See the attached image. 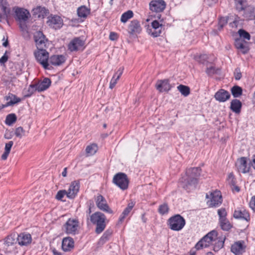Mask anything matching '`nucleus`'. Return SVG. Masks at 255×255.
I'll return each instance as SVG.
<instances>
[{"mask_svg":"<svg viewBox=\"0 0 255 255\" xmlns=\"http://www.w3.org/2000/svg\"><path fill=\"white\" fill-rule=\"evenodd\" d=\"M13 144V142L12 141H10L6 143L5 145L4 151L10 152L11 148Z\"/></svg>","mask_w":255,"mask_h":255,"instance_id":"052dcab7","label":"nucleus"},{"mask_svg":"<svg viewBox=\"0 0 255 255\" xmlns=\"http://www.w3.org/2000/svg\"><path fill=\"white\" fill-rule=\"evenodd\" d=\"M177 89L184 97H187L190 94V88L187 86L180 85L177 87Z\"/></svg>","mask_w":255,"mask_h":255,"instance_id":"ea45409f","label":"nucleus"},{"mask_svg":"<svg viewBox=\"0 0 255 255\" xmlns=\"http://www.w3.org/2000/svg\"><path fill=\"white\" fill-rule=\"evenodd\" d=\"M168 207L166 204L161 205L158 208V212L161 215H164L168 213Z\"/></svg>","mask_w":255,"mask_h":255,"instance_id":"3c124183","label":"nucleus"},{"mask_svg":"<svg viewBox=\"0 0 255 255\" xmlns=\"http://www.w3.org/2000/svg\"><path fill=\"white\" fill-rule=\"evenodd\" d=\"M113 182L120 189L125 190L128 188L129 181L125 173L120 172L114 176Z\"/></svg>","mask_w":255,"mask_h":255,"instance_id":"6e6552de","label":"nucleus"},{"mask_svg":"<svg viewBox=\"0 0 255 255\" xmlns=\"http://www.w3.org/2000/svg\"><path fill=\"white\" fill-rule=\"evenodd\" d=\"M236 166L239 172L246 173L249 172L250 166L248 165L246 157H242L237 160Z\"/></svg>","mask_w":255,"mask_h":255,"instance_id":"4468645a","label":"nucleus"},{"mask_svg":"<svg viewBox=\"0 0 255 255\" xmlns=\"http://www.w3.org/2000/svg\"><path fill=\"white\" fill-rule=\"evenodd\" d=\"M231 93L234 98H238L242 95L243 90L238 86H234L231 88Z\"/></svg>","mask_w":255,"mask_h":255,"instance_id":"e433bc0d","label":"nucleus"},{"mask_svg":"<svg viewBox=\"0 0 255 255\" xmlns=\"http://www.w3.org/2000/svg\"><path fill=\"white\" fill-rule=\"evenodd\" d=\"M98 150V146L96 144H92L87 146L86 151L87 154L89 155H94Z\"/></svg>","mask_w":255,"mask_h":255,"instance_id":"58836bf2","label":"nucleus"},{"mask_svg":"<svg viewBox=\"0 0 255 255\" xmlns=\"http://www.w3.org/2000/svg\"><path fill=\"white\" fill-rule=\"evenodd\" d=\"M195 58L201 64L207 65L208 63V59H209V56L207 54L200 55L199 56H196Z\"/></svg>","mask_w":255,"mask_h":255,"instance_id":"a19ab883","label":"nucleus"},{"mask_svg":"<svg viewBox=\"0 0 255 255\" xmlns=\"http://www.w3.org/2000/svg\"><path fill=\"white\" fill-rule=\"evenodd\" d=\"M117 84V81H111L110 83L109 88L112 89Z\"/></svg>","mask_w":255,"mask_h":255,"instance_id":"774afa93","label":"nucleus"},{"mask_svg":"<svg viewBox=\"0 0 255 255\" xmlns=\"http://www.w3.org/2000/svg\"><path fill=\"white\" fill-rule=\"evenodd\" d=\"M246 1L245 0H237L236 1V9L239 11H241L244 10L245 7Z\"/></svg>","mask_w":255,"mask_h":255,"instance_id":"c03bdc74","label":"nucleus"},{"mask_svg":"<svg viewBox=\"0 0 255 255\" xmlns=\"http://www.w3.org/2000/svg\"><path fill=\"white\" fill-rule=\"evenodd\" d=\"M17 241L20 246H26L31 243V236L28 233H20L17 237Z\"/></svg>","mask_w":255,"mask_h":255,"instance_id":"a211bd4d","label":"nucleus"},{"mask_svg":"<svg viewBox=\"0 0 255 255\" xmlns=\"http://www.w3.org/2000/svg\"><path fill=\"white\" fill-rule=\"evenodd\" d=\"M206 197L209 199L207 203L210 207H217L222 203V197L220 191L216 190L210 192L209 195L206 194Z\"/></svg>","mask_w":255,"mask_h":255,"instance_id":"0eeeda50","label":"nucleus"},{"mask_svg":"<svg viewBox=\"0 0 255 255\" xmlns=\"http://www.w3.org/2000/svg\"><path fill=\"white\" fill-rule=\"evenodd\" d=\"M79 190V184L74 181L71 183L67 192V197L69 199L75 198Z\"/></svg>","mask_w":255,"mask_h":255,"instance_id":"5701e85b","label":"nucleus"},{"mask_svg":"<svg viewBox=\"0 0 255 255\" xmlns=\"http://www.w3.org/2000/svg\"><path fill=\"white\" fill-rule=\"evenodd\" d=\"M151 27L163 30V25L162 23H160L157 20H155L151 22Z\"/></svg>","mask_w":255,"mask_h":255,"instance_id":"4d7b16f0","label":"nucleus"},{"mask_svg":"<svg viewBox=\"0 0 255 255\" xmlns=\"http://www.w3.org/2000/svg\"><path fill=\"white\" fill-rule=\"evenodd\" d=\"M200 167H191L187 169L184 179L183 188L189 191L196 188L201 175Z\"/></svg>","mask_w":255,"mask_h":255,"instance_id":"f257e3e1","label":"nucleus"},{"mask_svg":"<svg viewBox=\"0 0 255 255\" xmlns=\"http://www.w3.org/2000/svg\"><path fill=\"white\" fill-rule=\"evenodd\" d=\"M156 88L160 92L169 91L170 88V85L168 81H158L156 84Z\"/></svg>","mask_w":255,"mask_h":255,"instance_id":"c85d7f7f","label":"nucleus"},{"mask_svg":"<svg viewBox=\"0 0 255 255\" xmlns=\"http://www.w3.org/2000/svg\"><path fill=\"white\" fill-rule=\"evenodd\" d=\"M246 245L243 241L235 242L231 246V252L235 255H239L245 252Z\"/></svg>","mask_w":255,"mask_h":255,"instance_id":"dca6fc26","label":"nucleus"},{"mask_svg":"<svg viewBox=\"0 0 255 255\" xmlns=\"http://www.w3.org/2000/svg\"><path fill=\"white\" fill-rule=\"evenodd\" d=\"M162 29L151 28L148 30V33L153 37L159 36L161 34Z\"/></svg>","mask_w":255,"mask_h":255,"instance_id":"79ce46f5","label":"nucleus"},{"mask_svg":"<svg viewBox=\"0 0 255 255\" xmlns=\"http://www.w3.org/2000/svg\"><path fill=\"white\" fill-rule=\"evenodd\" d=\"M78 227V222L75 220L69 219L65 225L66 232L68 234H75Z\"/></svg>","mask_w":255,"mask_h":255,"instance_id":"f3484780","label":"nucleus"},{"mask_svg":"<svg viewBox=\"0 0 255 255\" xmlns=\"http://www.w3.org/2000/svg\"><path fill=\"white\" fill-rule=\"evenodd\" d=\"M15 19L18 22L19 27L23 34H28L27 22L30 17L29 12L26 9L15 7L13 8Z\"/></svg>","mask_w":255,"mask_h":255,"instance_id":"f03ea898","label":"nucleus"},{"mask_svg":"<svg viewBox=\"0 0 255 255\" xmlns=\"http://www.w3.org/2000/svg\"><path fill=\"white\" fill-rule=\"evenodd\" d=\"M97 207L101 210L109 214H113V210L109 207L105 198L101 195H98L95 199Z\"/></svg>","mask_w":255,"mask_h":255,"instance_id":"9b49d317","label":"nucleus"},{"mask_svg":"<svg viewBox=\"0 0 255 255\" xmlns=\"http://www.w3.org/2000/svg\"><path fill=\"white\" fill-rule=\"evenodd\" d=\"M224 240L225 239H224L223 240H218L217 242L215 243L213 248L214 251L217 252L224 247Z\"/></svg>","mask_w":255,"mask_h":255,"instance_id":"de8ad7c7","label":"nucleus"},{"mask_svg":"<svg viewBox=\"0 0 255 255\" xmlns=\"http://www.w3.org/2000/svg\"><path fill=\"white\" fill-rule=\"evenodd\" d=\"M219 224L221 229L224 231H228L232 227V225L227 218L220 220Z\"/></svg>","mask_w":255,"mask_h":255,"instance_id":"f704fd0d","label":"nucleus"},{"mask_svg":"<svg viewBox=\"0 0 255 255\" xmlns=\"http://www.w3.org/2000/svg\"><path fill=\"white\" fill-rule=\"evenodd\" d=\"M118 38V35L115 32H111L109 35V39L112 41L117 40Z\"/></svg>","mask_w":255,"mask_h":255,"instance_id":"680f3d73","label":"nucleus"},{"mask_svg":"<svg viewBox=\"0 0 255 255\" xmlns=\"http://www.w3.org/2000/svg\"><path fill=\"white\" fill-rule=\"evenodd\" d=\"M23 132L24 130L23 128L21 127H19L16 128L15 131V134L17 137L21 138L22 136Z\"/></svg>","mask_w":255,"mask_h":255,"instance_id":"13d9d810","label":"nucleus"},{"mask_svg":"<svg viewBox=\"0 0 255 255\" xmlns=\"http://www.w3.org/2000/svg\"><path fill=\"white\" fill-rule=\"evenodd\" d=\"M74 242L71 237L64 238L62 242V249L65 252L70 251L74 248Z\"/></svg>","mask_w":255,"mask_h":255,"instance_id":"a878e982","label":"nucleus"},{"mask_svg":"<svg viewBox=\"0 0 255 255\" xmlns=\"http://www.w3.org/2000/svg\"><path fill=\"white\" fill-rule=\"evenodd\" d=\"M128 32L131 34L139 33L141 30V27L137 20H133L130 21L128 27Z\"/></svg>","mask_w":255,"mask_h":255,"instance_id":"4be33fe9","label":"nucleus"},{"mask_svg":"<svg viewBox=\"0 0 255 255\" xmlns=\"http://www.w3.org/2000/svg\"><path fill=\"white\" fill-rule=\"evenodd\" d=\"M51 81H37L34 84L37 91L41 92L47 89L51 85Z\"/></svg>","mask_w":255,"mask_h":255,"instance_id":"cd10ccee","label":"nucleus"},{"mask_svg":"<svg viewBox=\"0 0 255 255\" xmlns=\"http://www.w3.org/2000/svg\"><path fill=\"white\" fill-rule=\"evenodd\" d=\"M36 91H37V89L33 84H30L28 88H25L23 90L22 93L24 98H28L31 96Z\"/></svg>","mask_w":255,"mask_h":255,"instance_id":"72a5a7b5","label":"nucleus"},{"mask_svg":"<svg viewBox=\"0 0 255 255\" xmlns=\"http://www.w3.org/2000/svg\"><path fill=\"white\" fill-rule=\"evenodd\" d=\"M106 219L105 215L100 212H96L90 216L91 222L96 225L95 232L97 234H100L105 230Z\"/></svg>","mask_w":255,"mask_h":255,"instance_id":"7ed1b4c3","label":"nucleus"},{"mask_svg":"<svg viewBox=\"0 0 255 255\" xmlns=\"http://www.w3.org/2000/svg\"><path fill=\"white\" fill-rule=\"evenodd\" d=\"M9 153V152L4 151V153L1 155V159L2 160H6L7 158V156H8Z\"/></svg>","mask_w":255,"mask_h":255,"instance_id":"338daca9","label":"nucleus"},{"mask_svg":"<svg viewBox=\"0 0 255 255\" xmlns=\"http://www.w3.org/2000/svg\"><path fill=\"white\" fill-rule=\"evenodd\" d=\"M66 195L67 196V192L66 190H60L57 192L56 198L58 200H62V198Z\"/></svg>","mask_w":255,"mask_h":255,"instance_id":"6e6d98bb","label":"nucleus"},{"mask_svg":"<svg viewBox=\"0 0 255 255\" xmlns=\"http://www.w3.org/2000/svg\"><path fill=\"white\" fill-rule=\"evenodd\" d=\"M239 34L240 36V38H242L244 40L246 39L249 40L251 38L250 34L249 32L244 29H240L239 30Z\"/></svg>","mask_w":255,"mask_h":255,"instance_id":"a18cd8bd","label":"nucleus"},{"mask_svg":"<svg viewBox=\"0 0 255 255\" xmlns=\"http://www.w3.org/2000/svg\"><path fill=\"white\" fill-rule=\"evenodd\" d=\"M227 181L229 184H230L231 186L235 185V184H236V179L233 173H230L229 174L227 178Z\"/></svg>","mask_w":255,"mask_h":255,"instance_id":"5fc2aeb1","label":"nucleus"},{"mask_svg":"<svg viewBox=\"0 0 255 255\" xmlns=\"http://www.w3.org/2000/svg\"><path fill=\"white\" fill-rule=\"evenodd\" d=\"M34 55L37 61L44 69H50L51 66L49 65L48 62L49 53L46 51V48L37 49V50L34 52Z\"/></svg>","mask_w":255,"mask_h":255,"instance_id":"20e7f679","label":"nucleus"},{"mask_svg":"<svg viewBox=\"0 0 255 255\" xmlns=\"http://www.w3.org/2000/svg\"><path fill=\"white\" fill-rule=\"evenodd\" d=\"M7 51H6L4 55L0 58V63L4 64L8 60V56L7 55Z\"/></svg>","mask_w":255,"mask_h":255,"instance_id":"e2e57ef3","label":"nucleus"},{"mask_svg":"<svg viewBox=\"0 0 255 255\" xmlns=\"http://www.w3.org/2000/svg\"><path fill=\"white\" fill-rule=\"evenodd\" d=\"M218 215L219 217V221L226 219V216L227 215V212L225 208H221L218 210Z\"/></svg>","mask_w":255,"mask_h":255,"instance_id":"8fccbe9b","label":"nucleus"},{"mask_svg":"<svg viewBox=\"0 0 255 255\" xmlns=\"http://www.w3.org/2000/svg\"><path fill=\"white\" fill-rule=\"evenodd\" d=\"M236 48L243 54H246L249 51V43L242 38H237L235 41Z\"/></svg>","mask_w":255,"mask_h":255,"instance_id":"ddd939ff","label":"nucleus"},{"mask_svg":"<svg viewBox=\"0 0 255 255\" xmlns=\"http://www.w3.org/2000/svg\"><path fill=\"white\" fill-rule=\"evenodd\" d=\"M217 238V233L213 230L210 232L203 237L195 245V248L199 250L203 248L208 247L212 243L216 241Z\"/></svg>","mask_w":255,"mask_h":255,"instance_id":"39448f33","label":"nucleus"},{"mask_svg":"<svg viewBox=\"0 0 255 255\" xmlns=\"http://www.w3.org/2000/svg\"><path fill=\"white\" fill-rule=\"evenodd\" d=\"M16 120V117L14 114L8 115L5 119V123L7 125H11L14 123Z\"/></svg>","mask_w":255,"mask_h":255,"instance_id":"37998d69","label":"nucleus"},{"mask_svg":"<svg viewBox=\"0 0 255 255\" xmlns=\"http://www.w3.org/2000/svg\"><path fill=\"white\" fill-rule=\"evenodd\" d=\"M166 5V4L163 0H152L149 4L150 10L156 12L163 11Z\"/></svg>","mask_w":255,"mask_h":255,"instance_id":"f8f14e48","label":"nucleus"},{"mask_svg":"<svg viewBox=\"0 0 255 255\" xmlns=\"http://www.w3.org/2000/svg\"><path fill=\"white\" fill-rule=\"evenodd\" d=\"M233 216L236 219H243L248 221L250 220L249 213L244 209H237L234 211Z\"/></svg>","mask_w":255,"mask_h":255,"instance_id":"bb28decb","label":"nucleus"},{"mask_svg":"<svg viewBox=\"0 0 255 255\" xmlns=\"http://www.w3.org/2000/svg\"><path fill=\"white\" fill-rule=\"evenodd\" d=\"M16 243L14 235L8 236L4 240L3 249L6 252H11L14 250V245Z\"/></svg>","mask_w":255,"mask_h":255,"instance_id":"2eb2a0df","label":"nucleus"},{"mask_svg":"<svg viewBox=\"0 0 255 255\" xmlns=\"http://www.w3.org/2000/svg\"><path fill=\"white\" fill-rule=\"evenodd\" d=\"M49 26L55 29L60 28L63 25V20L58 15H54L49 18L47 21Z\"/></svg>","mask_w":255,"mask_h":255,"instance_id":"6ab92c4d","label":"nucleus"},{"mask_svg":"<svg viewBox=\"0 0 255 255\" xmlns=\"http://www.w3.org/2000/svg\"><path fill=\"white\" fill-rule=\"evenodd\" d=\"M8 6V3L6 0H0V7L6 17L9 16L10 12V8Z\"/></svg>","mask_w":255,"mask_h":255,"instance_id":"473e14b6","label":"nucleus"},{"mask_svg":"<svg viewBox=\"0 0 255 255\" xmlns=\"http://www.w3.org/2000/svg\"><path fill=\"white\" fill-rule=\"evenodd\" d=\"M232 190L233 192H239L240 191V189L239 186H237L236 184L235 185H233L231 186Z\"/></svg>","mask_w":255,"mask_h":255,"instance_id":"69168bd1","label":"nucleus"},{"mask_svg":"<svg viewBox=\"0 0 255 255\" xmlns=\"http://www.w3.org/2000/svg\"><path fill=\"white\" fill-rule=\"evenodd\" d=\"M84 44L85 41L81 37H75L70 42L68 48L71 52L83 50Z\"/></svg>","mask_w":255,"mask_h":255,"instance_id":"9d476101","label":"nucleus"},{"mask_svg":"<svg viewBox=\"0 0 255 255\" xmlns=\"http://www.w3.org/2000/svg\"><path fill=\"white\" fill-rule=\"evenodd\" d=\"M90 13V9L85 5H82L77 9V14L79 17L86 18Z\"/></svg>","mask_w":255,"mask_h":255,"instance_id":"2f4dec72","label":"nucleus"},{"mask_svg":"<svg viewBox=\"0 0 255 255\" xmlns=\"http://www.w3.org/2000/svg\"><path fill=\"white\" fill-rule=\"evenodd\" d=\"M133 16V12L130 10H128L122 14L121 18V21L123 23H126L128 19L132 18Z\"/></svg>","mask_w":255,"mask_h":255,"instance_id":"4c0bfd02","label":"nucleus"},{"mask_svg":"<svg viewBox=\"0 0 255 255\" xmlns=\"http://www.w3.org/2000/svg\"><path fill=\"white\" fill-rule=\"evenodd\" d=\"M231 95L229 92L221 89L215 94V99L219 102H225L230 98Z\"/></svg>","mask_w":255,"mask_h":255,"instance_id":"412c9836","label":"nucleus"},{"mask_svg":"<svg viewBox=\"0 0 255 255\" xmlns=\"http://www.w3.org/2000/svg\"><path fill=\"white\" fill-rule=\"evenodd\" d=\"M234 76L235 80H240L242 78L241 70L239 68H236L234 72Z\"/></svg>","mask_w":255,"mask_h":255,"instance_id":"bf43d9fd","label":"nucleus"},{"mask_svg":"<svg viewBox=\"0 0 255 255\" xmlns=\"http://www.w3.org/2000/svg\"><path fill=\"white\" fill-rule=\"evenodd\" d=\"M34 39L37 49L47 48L48 40L46 38L42 32L38 31L34 34Z\"/></svg>","mask_w":255,"mask_h":255,"instance_id":"1a4fd4ad","label":"nucleus"},{"mask_svg":"<svg viewBox=\"0 0 255 255\" xmlns=\"http://www.w3.org/2000/svg\"><path fill=\"white\" fill-rule=\"evenodd\" d=\"M185 225V219L179 214L172 216L168 220L169 228L173 231H179L183 228Z\"/></svg>","mask_w":255,"mask_h":255,"instance_id":"423d86ee","label":"nucleus"},{"mask_svg":"<svg viewBox=\"0 0 255 255\" xmlns=\"http://www.w3.org/2000/svg\"><path fill=\"white\" fill-rule=\"evenodd\" d=\"M221 71V69L219 68H217L213 65H210L208 66L206 68V72L209 76H212L214 74H219Z\"/></svg>","mask_w":255,"mask_h":255,"instance_id":"c9c22d12","label":"nucleus"},{"mask_svg":"<svg viewBox=\"0 0 255 255\" xmlns=\"http://www.w3.org/2000/svg\"><path fill=\"white\" fill-rule=\"evenodd\" d=\"M242 106V104L239 100L234 99L231 102L230 109L233 112L239 114L241 112Z\"/></svg>","mask_w":255,"mask_h":255,"instance_id":"7c9ffc66","label":"nucleus"},{"mask_svg":"<svg viewBox=\"0 0 255 255\" xmlns=\"http://www.w3.org/2000/svg\"><path fill=\"white\" fill-rule=\"evenodd\" d=\"M134 206V203L133 202H130L128 205L127 208L124 210L121 215L119 219V223L121 224L125 220V218L129 214L131 210L132 209L133 206Z\"/></svg>","mask_w":255,"mask_h":255,"instance_id":"c756f323","label":"nucleus"},{"mask_svg":"<svg viewBox=\"0 0 255 255\" xmlns=\"http://www.w3.org/2000/svg\"><path fill=\"white\" fill-rule=\"evenodd\" d=\"M124 67H120L113 75L112 80H119L121 76L122 75Z\"/></svg>","mask_w":255,"mask_h":255,"instance_id":"603ef678","label":"nucleus"},{"mask_svg":"<svg viewBox=\"0 0 255 255\" xmlns=\"http://www.w3.org/2000/svg\"><path fill=\"white\" fill-rule=\"evenodd\" d=\"M5 100L8 102L5 104L2 105V108L12 106L21 101V99L17 97L15 95L11 93H9L8 95L5 97Z\"/></svg>","mask_w":255,"mask_h":255,"instance_id":"393cba45","label":"nucleus"},{"mask_svg":"<svg viewBox=\"0 0 255 255\" xmlns=\"http://www.w3.org/2000/svg\"><path fill=\"white\" fill-rule=\"evenodd\" d=\"M243 16L247 20H253L255 19V8L251 5L245 7L244 10Z\"/></svg>","mask_w":255,"mask_h":255,"instance_id":"b1692460","label":"nucleus"},{"mask_svg":"<svg viewBox=\"0 0 255 255\" xmlns=\"http://www.w3.org/2000/svg\"><path fill=\"white\" fill-rule=\"evenodd\" d=\"M228 20V19L227 17H221L219 19L218 29L221 30L227 24Z\"/></svg>","mask_w":255,"mask_h":255,"instance_id":"49530a36","label":"nucleus"},{"mask_svg":"<svg viewBox=\"0 0 255 255\" xmlns=\"http://www.w3.org/2000/svg\"><path fill=\"white\" fill-rule=\"evenodd\" d=\"M112 234V232L110 231H106L104 234L103 235L102 237L100 239V242L102 243H105L108 240L109 237Z\"/></svg>","mask_w":255,"mask_h":255,"instance_id":"864d4df0","label":"nucleus"},{"mask_svg":"<svg viewBox=\"0 0 255 255\" xmlns=\"http://www.w3.org/2000/svg\"><path fill=\"white\" fill-rule=\"evenodd\" d=\"M65 60V57L63 55H53L49 57L48 62L50 66H58L64 63Z\"/></svg>","mask_w":255,"mask_h":255,"instance_id":"aec40b11","label":"nucleus"},{"mask_svg":"<svg viewBox=\"0 0 255 255\" xmlns=\"http://www.w3.org/2000/svg\"><path fill=\"white\" fill-rule=\"evenodd\" d=\"M33 12L35 14H38V17H40L41 15L43 16L42 13H44L46 10L45 8L41 6H37L36 8L33 9Z\"/></svg>","mask_w":255,"mask_h":255,"instance_id":"09e8293b","label":"nucleus"},{"mask_svg":"<svg viewBox=\"0 0 255 255\" xmlns=\"http://www.w3.org/2000/svg\"><path fill=\"white\" fill-rule=\"evenodd\" d=\"M250 207L254 211H255V196L252 197L250 202Z\"/></svg>","mask_w":255,"mask_h":255,"instance_id":"0e129e2a","label":"nucleus"}]
</instances>
